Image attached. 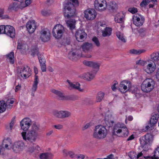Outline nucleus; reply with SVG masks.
<instances>
[{"instance_id":"obj_50","label":"nucleus","mask_w":159,"mask_h":159,"mask_svg":"<svg viewBox=\"0 0 159 159\" xmlns=\"http://www.w3.org/2000/svg\"><path fill=\"white\" fill-rule=\"evenodd\" d=\"M150 2L149 0H143L140 4V6L142 7L146 6Z\"/></svg>"},{"instance_id":"obj_38","label":"nucleus","mask_w":159,"mask_h":159,"mask_svg":"<svg viewBox=\"0 0 159 159\" xmlns=\"http://www.w3.org/2000/svg\"><path fill=\"white\" fill-rule=\"evenodd\" d=\"M70 115V112L68 111H61V119L68 117Z\"/></svg>"},{"instance_id":"obj_4","label":"nucleus","mask_w":159,"mask_h":159,"mask_svg":"<svg viewBox=\"0 0 159 159\" xmlns=\"http://www.w3.org/2000/svg\"><path fill=\"white\" fill-rule=\"evenodd\" d=\"M107 133V130L105 127L99 125L96 126L93 136L97 139H102L106 137Z\"/></svg>"},{"instance_id":"obj_42","label":"nucleus","mask_w":159,"mask_h":159,"mask_svg":"<svg viewBox=\"0 0 159 159\" xmlns=\"http://www.w3.org/2000/svg\"><path fill=\"white\" fill-rule=\"evenodd\" d=\"M109 6V9L113 11L116 10L118 8L117 4L116 2H111Z\"/></svg>"},{"instance_id":"obj_22","label":"nucleus","mask_w":159,"mask_h":159,"mask_svg":"<svg viewBox=\"0 0 159 159\" xmlns=\"http://www.w3.org/2000/svg\"><path fill=\"white\" fill-rule=\"evenodd\" d=\"M126 83L127 85H128V89L127 90L128 91L134 93L136 97H137L139 96V94L138 93V89L136 87L134 86H131L130 82H129V83L126 82Z\"/></svg>"},{"instance_id":"obj_27","label":"nucleus","mask_w":159,"mask_h":159,"mask_svg":"<svg viewBox=\"0 0 159 159\" xmlns=\"http://www.w3.org/2000/svg\"><path fill=\"white\" fill-rule=\"evenodd\" d=\"M133 22L134 24L137 26H141L143 23V21H140V18L138 17L137 15L134 16Z\"/></svg>"},{"instance_id":"obj_9","label":"nucleus","mask_w":159,"mask_h":159,"mask_svg":"<svg viewBox=\"0 0 159 159\" xmlns=\"http://www.w3.org/2000/svg\"><path fill=\"white\" fill-rule=\"evenodd\" d=\"M85 18L88 20H92L96 16V11L93 9H88L84 11Z\"/></svg>"},{"instance_id":"obj_25","label":"nucleus","mask_w":159,"mask_h":159,"mask_svg":"<svg viewBox=\"0 0 159 159\" xmlns=\"http://www.w3.org/2000/svg\"><path fill=\"white\" fill-rule=\"evenodd\" d=\"M129 82L128 81L125 80L124 82L126 84H123L124 82H122L120 84L119 86V89L121 92L124 93L127 91L126 90L128 88V85L127 84L126 82L129 83Z\"/></svg>"},{"instance_id":"obj_16","label":"nucleus","mask_w":159,"mask_h":159,"mask_svg":"<svg viewBox=\"0 0 159 159\" xmlns=\"http://www.w3.org/2000/svg\"><path fill=\"white\" fill-rule=\"evenodd\" d=\"M94 6L95 9H99V7H103L101 9L102 10L106 9L107 6V3L105 0H96L94 3Z\"/></svg>"},{"instance_id":"obj_33","label":"nucleus","mask_w":159,"mask_h":159,"mask_svg":"<svg viewBox=\"0 0 159 159\" xmlns=\"http://www.w3.org/2000/svg\"><path fill=\"white\" fill-rule=\"evenodd\" d=\"M35 79L34 81V83L33 84L32 88V92L34 93L36 90L37 88V85L38 83V76L37 75H35Z\"/></svg>"},{"instance_id":"obj_57","label":"nucleus","mask_w":159,"mask_h":159,"mask_svg":"<svg viewBox=\"0 0 159 159\" xmlns=\"http://www.w3.org/2000/svg\"><path fill=\"white\" fill-rule=\"evenodd\" d=\"M40 66L41 67V69L42 71L45 72L46 71V66L45 65V63L44 64H40Z\"/></svg>"},{"instance_id":"obj_55","label":"nucleus","mask_w":159,"mask_h":159,"mask_svg":"<svg viewBox=\"0 0 159 159\" xmlns=\"http://www.w3.org/2000/svg\"><path fill=\"white\" fill-rule=\"evenodd\" d=\"M14 99L11 98L10 99H8L6 103L7 106L9 105L10 104H12L14 102Z\"/></svg>"},{"instance_id":"obj_7","label":"nucleus","mask_w":159,"mask_h":159,"mask_svg":"<svg viewBox=\"0 0 159 159\" xmlns=\"http://www.w3.org/2000/svg\"><path fill=\"white\" fill-rule=\"evenodd\" d=\"M40 38L42 42H46L50 40L51 34L50 31L48 29L44 28L42 29L40 31Z\"/></svg>"},{"instance_id":"obj_8","label":"nucleus","mask_w":159,"mask_h":159,"mask_svg":"<svg viewBox=\"0 0 159 159\" xmlns=\"http://www.w3.org/2000/svg\"><path fill=\"white\" fill-rule=\"evenodd\" d=\"M12 143L11 140L9 138H8L6 139H4L2 143H0V155L3 154V152L4 151V146L5 148L9 149L12 147Z\"/></svg>"},{"instance_id":"obj_1","label":"nucleus","mask_w":159,"mask_h":159,"mask_svg":"<svg viewBox=\"0 0 159 159\" xmlns=\"http://www.w3.org/2000/svg\"><path fill=\"white\" fill-rule=\"evenodd\" d=\"M39 130V125L34 124L31 126V129L28 133L25 132H22L21 135L24 140L32 143L35 141Z\"/></svg>"},{"instance_id":"obj_15","label":"nucleus","mask_w":159,"mask_h":159,"mask_svg":"<svg viewBox=\"0 0 159 159\" xmlns=\"http://www.w3.org/2000/svg\"><path fill=\"white\" fill-rule=\"evenodd\" d=\"M31 125V121L29 118L23 119L20 122L21 128L25 131H27Z\"/></svg>"},{"instance_id":"obj_36","label":"nucleus","mask_w":159,"mask_h":159,"mask_svg":"<svg viewBox=\"0 0 159 159\" xmlns=\"http://www.w3.org/2000/svg\"><path fill=\"white\" fill-rule=\"evenodd\" d=\"M105 95L104 93L100 92L98 93L96 98V102H100L103 99Z\"/></svg>"},{"instance_id":"obj_46","label":"nucleus","mask_w":159,"mask_h":159,"mask_svg":"<svg viewBox=\"0 0 159 159\" xmlns=\"http://www.w3.org/2000/svg\"><path fill=\"white\" fill-rule=\"evenodd\" d=\"M38 58L40 64H44L45 63L46 61L43 55L39 54L38 56Z\"/></svg>"},{"instance_id":"obj_34","label":"nucleus","mask_w":159,"mask_h":159,"mask_svg":"<svg viewBox=\"0 0 159 159\" xmlns=\"http://www.w3.org/2000/svg\"><path fill=\"white\" fill-rule=\"evenodd\" d=\"M151 59L155 64L154 62H157L159 60V53L158 52L153 53L151 55Z\"/></svg>"},{"instance_id":"obj_17","label":"nucleus","mask_w":159,"mask_h":159,"mask_svg":"<svg viewBox=\"0 0 159 159\" xmlns=\"http://www.w3.org/2000/svg\"><path fill=\"white\" fill-rule=\"evenodd\" d=\"M26 27L30 33H32L35 31L36 28V25L34 20L28 21L26 24Z\"/></svg>"},{"instance_id":"obj_11","label":"nucleus","mask_w":159,"mask_h":159,"mask_svg":"<svg viewBox=\"0 0 159 159\" xmlns=\"http://www.w3.org/2000/svg\"><path fill=\"white\" fill-rule=\"evenodd\" d=\"M76 40L79 42H82L86 39L87 35L83 30L79 29L75 34Z\"/></svg>"},{"instance_id":"obj_20","label":"nucleus","mask_w":159,"mask_h":159,"mask_svg":"<svg viewBox=\"0 0 159 159\" xmlns=\"http://www.w3.org/2000/svg\"><path fill=\"white\" fill-rule=\"evenodd\" d=\"M30 67L26 66H25L23 69L20 70V74L21 77H23V76L24 78L26 79L30 76Z\"/></svg>"},{"instance_id":"obj_21","label":"nucleus","mask_w":159,"mask_h":159,"mask_svg":"<svg viewBox=\"0 0 159 159\" xmlns=\"http://www.w3.org/2000/svg\"><path fill=\"white\" fill-rule=\"evenodd\" d=\"M104 122L105 125L108 128L112 126L114 123L113 118L111 115L106 116L105 117Z\"/></svg>"},{"instance_id":"obj_54","label":"nucleus","mask_w":159,"mask_h":159,"mask_svg":"<svg viewBox=\"0 0 159 159\" xmlns=\"http://www.w3.org/2000/svg\"><path fill=\"white\" fill-rule=\"evenodd\" d=\"M50 13V11L49 10H43L41 11L42 15L45 16H48Z\"/></svg>"},{"instance_id":"obj_5","label":"nucleus","mask_w":159,"mask_h":159,"mask_svg":"<svg viewBox=\"0 0 159 159\" xmlns=\"http://www.w3.org/2000/svg\"><path fill=\"white\" fill-rule=\"evenodd\" d=\"M155 84V82L152 79H146L143 82L141 89L144 92H149L154 89Z\"/></svg>"},{"instance_id":"obj_49","label":"nucleus","mask_w":159,"mask_h":159,"mask_svg":"<svg viewBox=\"0 0 159 159\" xmlns=\"http://www.w3.org/2000/svg\"><path fill=\"white\" fill-rule=\"evenodd\" d=\"M137 154L134 152H131L129 153V156L131 159H136Z\"/></svg>"},{"instance_id":"obj_26","label":"nucleus","mask_w":159,"mask_h":159,"mask_svg":"<svg viewBox=\"0 0 159 159\" xmlns=\"http://www.w3.org/2000/svg\"><path fill=\"white\" fill-rule=\"evenodd\" d=\"M67 26L71 30L74 29L75 27V21L74 19H70L67 21L66 20Z\"/></svg>"},{"instance_id":"obj_53","label":"nucleus","mask_w":159,"mask_h":159,"mask_svg":"<svg viewBox=\"0 0 159 159\" xmlns=\"http://www.w3.org/2000/svg\"><path fill=\"white\" fill-rule=\"evenodd\" d=\"M118 83L116 81H114L113 82V84L111 86V89L113 91H115L117 87Z\"/></svg>"},{"instance_id":"obj_18","label":"nucleus","mask_w":159,"mask_h":159,"mask_svg":"<svg viewBox=\"0 0 159 159\" xmlns=\"http://www.w3.org/2000/svg\"><path fill=\"white\" fill-rule=\"evenodd\" d=\"M51 91L57 95L58 97L61 100H70L71 99V97L70 96H65L63 93L55 89H52Z\"/></svg>"},{"instance_id":"obj_47","label":"nucleus","mask_w":159,"mask_h":159,"mask_svg":"<svg viewBox=\"0 0 159 159\" xmlns=\"http://www.w3.org/2000/svg\"><path fill=\"white\" fill-rule=\"evenodd\" d=\"M53 114L55 117L61 119V111L55 110L53 112Z\"/></svg>"},{"instance_id":"obj_32","label":"nucleus","mask_w":159,"mask_h":159,"mask_svg":"<svg viewBox=\"0 0 159 159\" xmlns=\"http://www.w3.org/2000/svg\"><path fill=\"white\" fill-rule=\"evenodd\" d=\"M28 48V46L26 44L20 42L18 43L17 49L20 50V51H25Z\"/></svg>"},{"instance_id":"obj_37","label":"nucleus","mask_w":159,"mask_h":159,"mask_svg":"<svg viewBox=\"0 0 159 159\" xmlns=\"http://www.w3.org/2000/svg\"><path fill=\"white\" fill-rule=\"evenodd\" d=\"M31 55L33 57H34L35 55H37L38 56L39 55V49L37 46H33L32 47L31 49Z\"/></svg>"},{"instance_id":"obj_64","label":"nucleus","mask_w":159,"mask_h":159,"mask_svg":"<svg viewBox=\"0 0 159 159\" xmlns=\"http://www.w3.org/2000/svg\"><path fill=\"white\" fill-rule=\"evenodd\" d=\"M143 156V154L142 152L139 153L136 155V159H138L140 157H142Z\"/></svg>"},{"instance_id":"obj_52","label":"nucleus","mask_w":159,"mask_h":159,"mask_svg":"<svg viewBox=\"0 0 159 159\" xmlns=\"http://www.w3.org/2000/svg\"><path fill=\"white\" fill-rule=\"evenodd\" d=\"M69 2H72L71 4L74 6L75 7L79 5V2L78 0H70V1H69Z\"/></svg>"},{"instance_id":"obj_35","label":"nucleus","mask_w":159,"mask_h":159,"mask_svg":"<svg viewBox=\"0 0 159 159\" xmlns=\"http://www.w3.org/2000/svg\"><path fill=\"white\" fill-rule=\"evenodd\" d=\"M53 155L52 154L49 153H44L41 154L39 157L41 159H49Z\"/></svg>"},{"instance_id":"obj_58","label":"nucleus","mask_w":159,"mask_h":159,"mask_svg":"<svg viewBox=\"0 0 159 159\" xmlns=\"http://www.w3.org/2000/svg\"><path fill=\"white\" fill-rule=\"evenodd\" d=\"M34 149L35 152L36 153H38L41 150V148L38 145H34Z\"/></svg>"},{"instance_id":"obj_48","label":"nucleus","mask_w":159,"mask_h":159,"mask_svg":"<svg viewBox=\"0 0 159 159\" xmlns=\"http://www.w3.org/2000/svg\"><path fill=\"white\" fill-rule=\"evenodd\" d=\"M92 40L97 47L100 46V43L97 37H94Z\"/></svg>"},{"instance_id":"obj_3","label":"nucleus","mask_w":159,"mask_h":159,"mask_svg":"<svg viewBox=\"0 0 159 159\" xmlns=\"http://www.w3.org/2000/svg\"><path fill=\"white\" fill-rule=\"evenodd\" d=\"M64 16L66 18L69 19L76 16L75 7L69 1H66L63 4Z\"/></svg>"},{"instance_id":"obj_10","label":"nucleus","mask_w":159,"mask_h":159,"mask_svg":"<svg viewBox=\"0 0 159 159\" xmlns=\"http://www.w3.org/2000/svg\"><path fill=\"white\" fill-rule=\"evenodd\" d=\"M152 135L150 133H148L140 139V143L143 147H144L148 143H150L152 140Z\"/></svg>"},{"instance_id":"obj_44","label":"nucleus","mask_w":159,"mask_h":159,"mask_svg":"<svg viewBox=\"0 0 159 159\" xmlns=\"http://www.w3.org/2000/svg\"><path fill=\"white\" fill-rule=\"evenodd\" d=\"M116 36L119 39L121 40L123 42H125L126 40L124 38L123 34L120 32H117L116 33Z\"/></svg>"},{"instance_id":"obj_63","label":"nucleus","mask_w":159,"mask_h":159,"mask_svg":"<svg viewBox=\"0 0 159 159\" xmlns=\"http://www.w3.org/2000/svg\"><path fill=\"white\" fill-rule=\"evenodd\" d=\"M156 78L158 80H159V68L158 69L156 74Z\"/></svg>"},{"instance_id":"obj_19","label":"nucleus","mask_w":159,"mask_h":159,"mask_svg":"<svg viewBox=\"0 0 159 159\" xmlns=\"http://www.w3.org/2000/svg\"><path fill=\"white\" fill-rule=\"evenodd\" d=\"M83 63L84 65L90 67H92L94 69H96L97 71L99 69L100 66V64L98 62H93L89 61H84Z\"/></svg>"},{"instance_id":"obj_28","label":"nucleus","mask_w":159,"mask_h":159,"mask_svg":"<svg viewBox=\"0 0 159 159\" xmlns=\"http://www.w3.org/2000/svg\"><path fill=\"white\" fill-rule=\"evenodd\" d=\"M102 32L103 37L109 36L111 34L112 29L110 27H106L103 30H102Z\"/></svg>"},{"instance_id":"obj_12","label":"nucleus","mask_w":159,"mask_h":159,"mask_svg":"<svg viewBox=\"0 0 159 159\" xmlns=\"http://www.w3.org/2000/svg\"><path fill=\"white\" fill-rule=\"evenodd\" d=\"M24 146L25 144L23 142L19 141L14 143L12 148L15 152L17 153L22 151Z\"/></svg>"},{"instance_id":"obj_61","label":"nucleus","mask_w":159,"mask_h":159,"mask_svg":"<svg viewBox=\"0 0 159 159\" xmlns=\"http://www.w3.org/2000/svg\"><path fill=\"white\" fill-rule=\"evenodd\" d=\"M28 151L30 153H32L35 151L34 146L33 147H30L28 148Z\"/></svg>"},{"instance_id":"obj_60","label":"nucleus","mask_w":159,"mask_h":159,"mask_svg":"<svg viewBox=\"0 0 159 159\" xmlns=\"http://www.w3.org/2000/svg\"><path fill=\"white\" fill-rule=\"evenodd\" d=\"M54 126L56 129H61L63 128V125H55Z\"/></svg>"},{"instance_id":"obj_29","label":"nucleus","mask_w":159,"mask_h":159,"mask_svg":"<svg viewBox=\"0 0 159 159\" xmlns=\"http://www.w3.org/2000/svg\"><path fill=\"white\" fill-rule=\"evenodd\" d=\"M97 72L96 71L95 73L91 72L87 73L84 75V78L88 81H90L93 79Z\"/></svg>"},{"instance_id":"obj_51","label":"nucleus","mask_w":159,"mask_h":159,"mask_svg":"<svg viewBox=\"0 0 159 159\" xmlns=\"http://www.w3.org/2000/svg\"><path fill=\"white\" fill-rule=\"evenodd\" d=\"M128 11L133 14H134L138 11L137 9L134 7L129 8Z\"/></svg>"},{"instance_id":"obj_24","label":"nucleus","mask_w":159,"mask_h":159,"mask_svg":"<svg viewBox=\"0 0 159 159\" xmlns=\"http://www.w3.org/2000/svg\"><path fill=\"white\" fill-rule=\"evenodd\" d=\"M81 48L84 52H86L92 48L93 45L91 43L85 42L81 46Z\"/></svg>"},{"instance_id":"obj_23","label":"nucleus","mask_w":159,"mask_h":159,"mask_svg":"<svg viewBox=\"0 0 159 159\" xmlns=\"http://www.w3.org/2000/svg\"><path fill=\"white\" fill-rule=\"evenodd\" d=\"M155 69V64L154 65L152 63H149L145 68L144 70L147 73L150 74L154 72Z\"/></svg>"},{"instance_id":"obj_6","label":"nucleus","mask_w":159,"mask_h":159,"mask_svg":"<svg viewBox=\"0 0 159 159\" xmlns=\"http://www.w3.org/2000/svg\"><path fill=\"white\" fill-rule=\"evenodd\" d=\"M65 32L64 27L60 24L56 25L53 29L52 34L53 37L57 39H61Z\"/></svg>"},{"instance_id":"obj_62","label":"nucleus","mask_w":159,"mask_h":159,"mask_svg":"<svg viewBox=\"0 0 159 159\" xmlns=\"http://www.w3.org/2000/svg\"><path fill=\"white\" fill-rule=\"evenodd\" d=\"M68 155L71 158H73L74 157V153L71 151H69L68 152Z\"/></svg>"},{"instance_id":"obj_59","label":"nucleus","mask_w":159,"mask_h":159,"mask_svg":"<svg viewBox=\"0 0 159 159\" xmlns=\"http://www.w3.org/2000/svg\"><path fill=\"white\" fill-rule=\"evenodd\" d=\"M136 64L137 65L144 66L145 64V62L143 60H140L136 61Z\"/></svg>"},{"instance_id":"obj_41","label":"nucleus","mask_w":159,"mask_h":159,"mask_svg":"<svg viewBox=\"0 0 159 159\" xmlns=\"http://www.w3.org/2000/svg\"><path fill=\"white\" fill-rule=\"evenodd\" d=\"M70 86L73 89H77L80 91L82 92L83 91V89H81L80 86V84L78 83H76L75 84L70 83Z\"/></svg>"},{"instance_id":"obj_39","label":"nucleus","mask_w":159,"mask_h":159,"mask_svg":"<svg viewBox=\"0 0 159 159\" xmlns=\"http://www.w3.org/2000/svg\"><path fill=\"white\" fill-rule=\"evenodd\" d=\"M7 106L4 101H0V113H2L6 110Z\"/></svg>"},{"instance_id":"obj_31","label":"nucleus","mask_w":159,"mask_h":159,"mask_svg":"<svg viewBox=\"0 0 159 159\" xmlns=\"http://www.w3.org/2000/svg\"><path fill=\"white\" fill-rule=\"evenodd\" d=\"M14 52H11L6 55L7 60L12 64L14 62Z\"/></svg>"},{"instance_id":"obj_56","label":"nucleus","mask_w":159,"mask_h":159,"mask_svg":"<svg viewBox=\"0 0 159 159\" xmlns=\"http://www.w3.org/2000/svg\"><path fill=\"white\" fill-rule=\"evenodd\" d=\"M6 26L5 25H0V34H4Z\"/></svg>"},{"instance_id":"obj_30","label":"nucleus","mask_w":159,"mask_h":159,"mask_svg":"<svg viewBox=\"0 0 159 159\" xmlns=\"http://www.w3.org/2000/svg\"><path fill=\"white\" fill-rule=\"evenodd\" d=\"M19 8H20V7L18 4L16 2H14L10 4L8 9L11 11H16L18 10Z\"/></svg>"},{"instance_id":"obj_43","label":"nucleus","mask_w":159,"mask_h":159,"mask_svg":"<svg viewBox=\"0 0 159 159\" xmlns=\"http://www.w3.org/2000/svg\"><path fill=\"white\" fill-rule=\"evenodd\" d=\"M159 158V147L156 148L154 152V155L151 157V159H157Z\"/></svg>"},{"instance_id":"obj_45","label":"nucleus","mask_w":159,"mask_h":159,"mask_svg":"<svg viewBox=\"0 0 159 159\" xmlns=\"http://www.w3.org/2000/svg\"><path fill=\"white\" fill-rule=\"evenodd\" d=\"M77 56L78 55L75 52H69L68 54L69 58L72 60H75V59Z\"/></svg>"},{"instance_id":"obj_13","label":"nucleus","mask_w":159,"mask_h":159,"mask_svg":"<svg viewBox=\"0 0 159 159\" xmlns=\"http://www.w3.org/2000/svg\"><path fill=\"white\" fill-rule=\"evenodd\" d=\"M159 116V115L158 114H155L152 116L148 125L146 126V130H151L152 129L153 126L157 123L158 121Z\"/></svg>"},{"instance_id":"obj_14","label":"nucleus","mask_w":159,"mask_h":159,"mask_svg":"<svg viewBox=\"0 0 159 159\" xmlns=\"http://www.w3.org/2000/svg\"><path fill=\"white\" fill-rule=\"evenodd\" d=\"M4 34L11 38H14L15 36V30L14 28L10 25H7L5 28Z\"/></svg>"},{"instance_id":"obj_40","label":"nucleus","mask_w":159,"mask_h":159,"mask_svg":"<svg viewBox=\"0 0 159 159\" xmlns=\"http://www.w3.org/2000/svg\"><path fill=\"white\" fill-rule=\"evenodd\" d=\"M146 50L144 49L135 50L131 49L130 50V53L134 54L139 55L142 53H144Z\"/></svg>"},{"instance_id":"obj_2","label":"nucleus","mask_w":159,"mask_h":159,"mask_svg":"<svg viewBox=\"0 0 159 159\" xmlns=\"http://www.w3.org/2000/svg\"><path fill=\"white\" fill-rule=\"evenodd\" d=\"M112 134L119 137H126L128 135L129 132L124 124L118 123L114 126Z\"/></svg>"}]
</instances>
